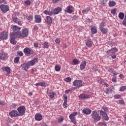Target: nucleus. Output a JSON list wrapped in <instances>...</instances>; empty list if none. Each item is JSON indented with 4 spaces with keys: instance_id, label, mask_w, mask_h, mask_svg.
Masks as SVG:
<instances>
[{
    "instance_id": "f257e3e1",
    "label": "nucleus",
    "mask_w": 126,
    "mask_h": 126,
    "mask_svg": "<svg viewBox=\"0 0 126 126\" xmlns=\"http://www.w3.org/2000/svg\"><path fill=\"white\" fill-rule=\"evenodd\" d=\"M17 36H19V38H26L29 34V31L27 28H25L22 30V32H16Z\"/></svg>"
},
{
    "instance_id": "f03ea898",
    "label": "nucleus",
    "mask_w": 126,
    "mask_h": 126,
    "mask_svg": "<svg viewBox=\"0 0 126 126\" xmlns=\"http://www.w3.org/2000/svg\"><path fill=\"white\" fill-rule=\"evenodd\" d=\"M10 42L11 44L15 45V44H16V41H15V39H16V38H19V37L17 35L16 32H12L10 33Z\"/></svg>"
},
{
    "instance_id": "7ed1b4c3",
    "label": "nucleus",
    "mask_w": 126,
    "mask_h": 126,
    "mask_svg": "<svg viewBox=\"0 0 126 126\" xmlns=\"http://www.w3.org/2000/svg\"><path fill=\"white\" fill-rule=\"evenodd\" d=\"M91 116L92 118L94 120V122H99V121L101 120V116H100L98 113L95 110L92 112Z\"/></svg>"
},
{
    "instance_id": "20e7f679",
    "label": "nucleus",
    "mask_w": 126,
    "mask_h": 126,
    "mask_svg": "<svg viewBox=\"0 0 126 126\" xmlns=\"http://www.w3.org/2000/svg\"><path fill=\"white\" fill-rule=\"evenodd\" d=\"M26 110V108H25L24 106H20L17 109V111H18V116L20 117L23 116V115L25 114Z\"/></svg>"
},
{
    "instance_id": "39448f33",
    "label": "nucleus",
    "mask_w": 126,
    "mask_h": 126,
    "mask_svg": "<svg viewBox=\"0 0 126 126\" xmlns=\"http://www.w3.org/2000/svg\"><path fill=\"white\" fill-rule=\"evenodd\" d=\"M0 9L3 13H6L7 11H9V6L5 4H1L0 5Z\"/></svg>"
},
{
    "instance_id": "423d86ee",
    "label": "nucleus",
    "mask_w": 126,
    "mask_h": 126,
    "mask_svg": "<svg viewBox=\"0 0 126 126\" xmlns=\"http://www.w3.org/2000/svg\"><path fill=\"white\" fill-rule=\"evenodd\" d=\"M73 85L75 86L77 88H80L82 87L83 85H82V81L81 80H76L73 82Z\"/></svg>"
},
{
    "instance_id": "0eeeda50",
    "label": "nucleus",
    "mask_w": 126,
    "mask_h": 126,
    "mask_svg": "<svg viewBox=\"0 0 126 126\" xmlns=\"http://www.w3.org/2000/svg\"><path fill=\"white\" fill-rule=\"evenodd\" d=\"M11 29H12V31H13L12 33H17V32L20 33V30H21V28L18 27V26H15V25L11 26Z\"/></svg>"
},
{
    "instance_id": "6e6552de",
    "label": "nucleus",
    "mask_w": 126,
    "mask_h": 126,
    "mask_svg": "<svg viewBox=\"0 0 126 126\" xmlns=\"http://www.w3.org/2000/svg\"><path fill=\"white\" fill-rule=\"evenodd\" d=\"M75 116H77V112H76L72 113V114H70L69 116L70 120H71V121L72 122V123H73V124H74V125L76 124V122L75 121V118L74 117Z\"/></svg>"
},
{
    "instance_id": "1a4fd4ad",
    "label": "nucleus",
    "mask_w": 126,
    "mask_h": 126,
    "mask_svg": "<svg viewBox=\"0 0 126 126\" xmlns=\"http://www.w3.org/2000/svg\"><path fill=\"white\" fill-rule=\"evenodd\" d=\"M8 38V33L6 32H2L0 33V39L1 40H6Z\"/></svg>"
},
{
    "instance_id": "9d476101",
    "label": "nucleus",
    "mask_w": 126,
    "mask_h": 126,
    "mask_svg": "<svg viewBox=\"0 0 126 126\" xmlns=\"http://www.w3.org/2000/svg\"><path fill=\"white\" fill-rule=\"evenodd\" d=\"M117 52H118V49H117L116 47H114L110 50L107 51L106 54L107 55H110V56H112V55H114V54H115V53H117Z\"/></svg>"
},
{
    "instance_id": "9b49d317",
    "label": "nucleus",
    "mask_w": 126,
    "mask_h": 126,
    "mask_svg": "<svg viewBox=\"0 0 126 126\" xmlns=\"http://www.w3.org/2000/svg\"><path fill=\"white\" fill-rule=\"evenodd\" d=\"M99 113L105 121H109V117L108 116L107 113L104 112L103 110H99Z\"/></svg>"
},
{
    "instance_id": "f8f14e48",
    "label": "nucleus",
    "mask_w": 126,
    "mask_h": 126,
    "mask_svg": "<svg viewBox=\"0 0 126 126\" xmlns=\"http://www.w3.org/2000/svg\"><path fill=\"white\" fill-rule=\"evenodd\" d=\"M34 22H35V23H41V22H42V17L41 16V15H34Z\"/></svg>"
},
{
    "instance_id": "ddd939ff",
    "label": "nucleus",
    "mask_w": 126,
    "mask_h": 126,
    "mask_svg": "<svg viewBox=\"0 0 126 126\" xmlns=\"http://www.w3.org/2000/svg\"><path fill=\"white\" fill-rule=\"evenodd\" d=\"M38 63V58H34L31 61L28 62V64L29 66H32L35 64V63Z\"/></svg>"
},
{
    "instance_id": "4468645a",
    "label": "nucleus",
    "mask_w": 126,
    "mask_h": 126,
    "mask_svg": "<svg viewBox=\"0 0 126 126\" xmlns=\"http://www.w3.org/2000/svg\"><path fill=\"white\" fill-rule=\"evenodd\" d=\"M38 63V58H34L31 61L28 62V64L29 66H32L35 64V63Z\"/></svg>"
},
{
    "instance_id": "2eb2a0df",
    "label": "nucleus",
    "mask_w": 126,
    "mask_h": 126,
    "mask_svg": "<svg viewBox=\"0 0 126 126\" xmlns=\"http://www.w3.org/2000/svg\"><path fill=\"white\" fill-rule=\"evenodd\" d=\"M9 114L11 117H14V118L19 117V115H18V112H17V110H13L12 111L9 112Z\"/></svg>"
},
{
    "instance_id": "dca6fc26",
    "label": "nucleus",
    "mask_w": 126,
    "mask_h": 126,
    "mask_svg": "<svg viewBox=\"0 0 126 126\" xmlns=\"http://www.w3.org/2000/svg\"><path fill=\"white\" fill-rule=\"evenodd\" d=\"M79 98L80 100H82L83 99H88L90 98V95L87 94H82L79 95Z\"/></svg>"
},
{
    "instance_id": "f3484780",
    "label": "nucleus",
    "mask_w": 126,
    "mask_h": 126,
    "mask_svg": "<svg viewBox=\"0 0 126 126\" xmlns=\"http://www.w3.org/2000/svg\"><path fill=\"white\" fill-rule=\"evenodd\" d=\"M73 7L71 5L68 6L66 9L64 10L65 12H66V13H72L73 12Z\"/></svg>"
},
{
    "instance_id": "a211bd4d",
    "label": "nucleus",
    "mask_w": 126,
    "mask_h": 126,
    "mask_svg": "<svg viewBox=\"0 0 126 126\" xmlns=\"http://www.w3.org/2000/svg\"><path fill=\"white\" fill-rule=\"evenodd\" d=\"M91 112V109L87 108H86L82 110L83 114H84L85 115H90Z\"/></svg>"
},
{
    "instance_id": "6ab92c4d",
    "label": "nucleus",
    "mask_w": 126,
    "mask_h": 126,
    "mask_svg": "<svg viewBox=\"0 0 126 126\" xmlns=\"http://www.w3.org/2000/svg\"><path fill=\"white\" fill-rule=\"evenodd\" d=\"M7 59V54L5 53L4 52H2L0 54V59L2 61Z\"/></svg>"
},
{
    "instance_id": "aec40b11",
    "label": "nucleus",
    "mask_w": 126,
    "mask_h": 126,
    "mask_svg": "<svg viewBox=\"0 0 126 126\" xmlns=\"http://www.w3.org/2000/svg\"><path fill=\"white\" fill-rule=\"evenodd\" d=\"M35 121H42V120H43V117L42 116V115L39 113H37L35 115Z\"/></svg>"
},
{
    "instance_id": "412c9836",
    "label": "nucleus",
    "mask_w": 126,
    "mask_h": 126,
    "mask_svg": "<svg viewBox=\"0 0 126 126\" xmlns=\"http://www.w3.org/2000/svg\"><path fill=\"white\" fill-rule=\"evenodd\" d=\"M53 14L54 15L59 14V13H60V12L62 11V8L60 7H58L55 9H54V10H53Z\"/></svg>"
},
{
    "instance_id": "4be33fe9",
    "label": "nucleus",
    "mask_w": 126,
    "mask_h": 126,
    "mask_svg": "<svg viewBox=\"0 0 126 126\" xmlns=\"http://www.w3.org/2000/svg\"><path fill=\"white\" fill-rule=\"evenodd\" d=\"M23 52L24 54L26 55V56H29L30 54H31V49L28 48H25Z\"/></svg>"
},
{
    "instance_id": "5701e85b",
    "label": "nucleus",
    "mask_w": 126,
    "mask_h": 126,
    "mask_svg": "<svg viewBox=\"0 0 126 126\" xmlns=\"http://www.w3.org/2000/svg\"><path fill=\"white\" fill-rule=\"evenodd\" d=\"M91 30L92 34H96V33H97V32H98L96 27H95L93 25L91 26Z\"/></svg>"
},
{
    "instance_id": "b1692460",
    "label": "nucleus",
    "mask_w": 126,
    "mask_h": 126,
    "mask_svg": "<svg viewBox=\"0 0 126 126\" xmlns=\"http://www.w3.org/2000/svg\"><path fill=\"white\" fill-rule=\"evenodd\" d=\"M21 66L24 70L27 71L28 69L29 68L30 66L28 65V63H23L21 65Z\"/></svg>"
},
{
    "instance_id": "393cba45",
    "label": "nucleus",
    "mask_w": 126,
    "mask_h": 126,
    "mask_svg": "<svg viewBox=\"0 0 126 126\" xmlns=\"http://www.w3.org/2000/svg\"><path fill=\"white\" fill-rule=\"evenodd\" d=\"M1 69L3 71H6L7 74H10V68L9 67H3Z\"/></svg>"
},
{
    "instance_id": "a878e982",
    "label": "nucleus",
    "mask_w": 126,
    "mask_h": 126,
    "mask_svg": "<svg viewBox=\"0 0 126 126\" xmlns=\"http://www.w3.org/2000/svg\"><path fill=\"white\" fill-rule=\"evenodd\" d=\"M86 63H87V62H86V61H83L82 63H81L80 67L81 70H83V69L85 68V67L86 66Z\"/></svg>"
},
{
    "instance_id": "bb28decb",
    "label": "nucleus",
    "mask_w": 126,
    "mask_h": 126,
    "mask_svg": "<svg viewBox=\"0 0 126 126\" xmlns=\"http://www.w3.org/2000/svg\"><path fill=\"white\" fill-rule=\"evenodd\" d=\"M53 22V18L51 17L50 16H47L46 17V23L47 24H52Z\"/></svg>"
},
{
    "instance_id": "cd10ccee",
    "label": "nucleus",
    "mask_w": 126,
    "mask_h": 126,
    "mask_svg": "<svg viewBox=\"0 0 126 126\" xmlns=\"http://www.w3.org/2000/svg\"><path fill=\"white\" fill-rule=\"evenodd\" d=\"M92 40H91V39H89L87 40V42H86V45L87 47H92V44H93Z\"/></svg>"
},
{
    "instance_id": "c85d7f7f",
    "label": "nucleus",
    "mask_w": 126,
    "mask_h": 126,
    "mask_svg": "<svg viewBox=\"0 0 126 126\" xmlns=\"http://www.w3.org/2000/svg\"><path fill=\"white\" fill-rule=\"evenodd\" d=\"M43 13H44V14H46V15H49L50 16H52V15L54 14L53 10L49 11L46 10L43 11Z\"/></svg>"
},
{
    "instance_id": "c756f323",
    "label": "nucleus",
    "mask_w": 126,
    "mask_h": 126,
    "mask_svg": "<svg viewBox=\"0 0 126 126\" xmlns=\"http://www.w3.org/2000/svg\"><path fill=\"white\" fill-rule=\"evenodd\" d=\"M116 3L115 1H109L108 3L109 6L110 7H113V6H115Z\"/></svg>"
},
{
    "instance_id": "7c9ffc66",
    "label": "nucleus",
    "mask_w": 126,
    "mask_h": 126,
    "mask_svg": "<svg viewBox=\"0 0 126 126\" xmlns=\"http://www.w3.org/2000/svg\"><path fill=\"white\" fill-rule=\"evenodd\" d=\"M100 30L101 32L103 33V34H107V33H108V29L103 28L102 29H100Z\"/></svg>"
},
{
    "instance_id": "2f4dec72",
    "label": "nucleus",
    "mask_w": 126,
    "mask_h": 126,
    "mask_svg": "<svg viewBox=\"0 0 126 126\" xmlns=\"http://www.w3.org/2000/svg\"><path fill=\"white\" fill-rule=\"evenodd\" d=\"M118 16L120 19L123 20L124 18H125V13L120 12L119 13Z\"/></svg>"
},
{
    "instance_id": "473e14b6",
    "label": "nucleus",
    "mask_w": 126,
    "mask_h": 126,
    "mask_svg": "<svg viewBox=\"0 0 126 126\" xmlns=\"http://www.w3.org/2000/svg\"><path fill=\"white\" fill-rule=\"evenodd\" d=\"M90 10V7L86 8L82 11V13H84V14H85L86 13H88Z\"/></svg>"
},
{
    "instance_id": "72a5a7b5",
    "label": "nucleus",
    "mask_w": 126,
    "mask_h": 126,
    "mask_svg": "<svg viewBox=\"0 0 126 126\" xmlns=\"http://www.w3.org/2000/svg\"><path fill=\"white\" fill-rule=\"evenodd\" d=\"M63 120H64V119L63 118V116H60V117H59L58 118L59 124H62V123L63 122Z\"/></svg>"
},
{
    "instance_id": "f704fd0d",
    "label": "nucleus",
    "mask_w": 126,
    "mask_h": 126,
    "mask_svg": "<svg viewBox=\"0 0 126 126\" xmlns=\"http://www.w3.org/2000/svg\"><path fill=\"white\" fill-rule=\"evenodd\" d=\"M107 2H108V0H101V3L102 5L106 6V5H107Z\"/></svg>"
},
{
    "instance_id": "c9c22d12",
    "label": "nucleus",
    "mask_w": 126,
    "mask_h": 126,
    "mask_svg": "<svg viewBox=\"0 0 126 126\" xmlns=\"http://www.w3.org/2000/svg\"><path fill=\"white\" fill-rule=\"evenodd\" d=\"M72 63L74 65H76V64L79 63V61L77 60V59H74L72 61Z\"/></svg>"
},
{
    "instance_id": "e433bc0d",
    "label": "nucleus",
    "mask_w": 126,
    "mask_h": 126,
    "mask_svg": "<svg viewBox=\"0 0 126 126\" xmlns=\"http://www.w3.org/2000/svg\"><path fill=\"white\" fill-rule=\"evenodd\" d=\"M49 48V44H48V42L45 41L43 44V49H46Z\"/></svg>"
},
{
    "instance_id": "4c0bfd02",
    "label": "nucleus",
    "mask_w": 126,
    "mask_h": 126,
    "mask_svg": "<svg viewBox=\"0 0 126 126\" xmlns=\"http://www.w3.org/2000/svg\"><path fill=\"white\" fill-rule=\"evenodd\" d=\"M126 89V86H123L120 88L119 91H120V92H123V91H125Z\"/></svg>"
},
{
    "instance_id": "58836bf2",
    "label": "nucleus",
    "mask_w": 126,
    "mask_h": 126,
    "mask_svg": "<svg viewBox=\"0 0 126 126\" xmlns=\"http://www.w3.org/2000/svg\"><path fill=\"white\" fill-rule=\"evenodd\" d=\"M116 12H117V8H116L113 9L111 11V13H112V14H113V15H115L116 14Z\"/></svg>"
},
{
    "instance_id": "ea45409f",
    "label": "nucleus",
    "mask_w": 126,
    "mask_h": 126,
    "mask_svg": "<svg viewBox=\"0 0 126 126\" xmlns=\"http://www.w3.org/2000/svg\"><path fill=\"white\" fill-rule=\"evenodd\" d=\"M92 69L94 70H98V67H97V65L95 64H93L92 66Z\"/></svg>"
},
{
    "instance_id": "a19ab883",
    "label": "nucleus",
    "mask_w": 126,
    "mask_h": 126,
    "mask_svg": "<svg viewBox=\"0 0 126 126\" xmlns=\"http://www.w3.org/2000/svg\"><path fill=\"white\" fill-rule=\"evenodd\" d=\"M63 105L64 109H66L67 108V101H64Z\"/></svg>"
},
{
    "instance_id": "79ce46f5",
    "label": "nucleus",
    "mask_w": 126,
    "mask_h": 126,
    "mask_svg": "<svg viewBox=\"0 0 126 126\" xmlns=\"http://www.w3.org/2000/svg\"><path fill=\"white\" fill-rule=\"evenodd\" d=\"M122 24L124 25V26H126V14H125L124 19L122 22Z\"/></svg>"
},
{
    "instance_id": "37998d69",
    "label": "nucleus",
    "mask_w": 126,
    "mask_h": 126,
    "mask_svg": "<svg viewBox=\"0 0 126 126\" xmlns=\"http://www.w3.org/2000/svg\"><path fill=\"white\" fill-rule=\"evenodd\" d=\"M19 62V58L17 57L14 58V62L15 63H18V62Z\"/></svg>"
},
{
    "instance_id": "c03bdc74",
    "label": "nucleus",
    "mask_w": 126,
    "mask_h": 126,
    "mask_svg": "<svg viewBox=\"0 0 126 126\" xmlns=\"http://www.w3.org/2000/svg\"><path fill=\"white\" fill-rule=\"evenodd\" d=\"M55 69L56 71H60L61 70V67L59 65H56L55 67Z\"/></svg>"
},
{
    "instance_id": "a18cd8bd",
    "label": "nucleus",
    "mask_w": 126,
    "mask_h": 126,
    "mask_svg": "<svg viewBox=\"0 0 126 126\" xmlns=\"http://www.w3.org/2000/svg\"><path fill=\"white\" fill-rule=\"evenodd\" d=\"M102 110L104 113H108L109 112V110L107 107H102Z\"/></svg>"
},
{
    "instance_id": "49530a36",
    "label": "nucleus",
    "mask_w": 126,
    "mask_h": 126,
    "mask_svg": "<svg viewBox=\"0 0 126 126\" xmlns=\"http://www.w3.org/2000/svg\"><path fill=\"white\" fill-rule=\"evenodd\" d=\"M105 27V23L102 22L100 24L99 29H102Z\"/></svg>"
},
{
    "instance_id": "de8ad7c7",
    "label": "nucleus",
    "mask_w": 126,
    "mask_h": 126,
    "mask_svg": "<svg viewBox=\"0 0 126 126\" xmlns=\"http://www.w3.org/2000/svg\"><path fill=\"white\" fill-rule=\"evenodd\" d=\"M25 3L26 5H30L31 4V1H30V0H27L25 1Z\"/></svg>"
},
{
    "instance_id": "09e8293b",
    "label": "nucleus",
    "mask_w": 126,
    "mask_h": 126,
    "mask_svg": "<svg viewBox=\"0 0 126 126\" xmlns=\"http://www.w3.org/2000/svg\"><path fill=\"white\" fill-rule=\"evenodd\" d=\"M106 94H110L111 93V89H106L105 91Z\"/></svg>"
},
{
    "instance_id": "8fccbe9b",
    "label": "nucleus",
    "mask_w": 126,
    "mask_h": 126,
    "mask_svg": "<svg viewBox=\"0 0 126 126\" xmlns=\"http://www.w3.org/2000/svg\"><path fill=\"white\" fill-rule=\"evenodd\" d=\"M40 86H41V87H46V83L43 82H40Z\"/></svg>"
},
{
    "instance_id": "3c124183",
    "label": "nucleus",
    "mask_w": 126,
    "mask_h": 126,
    "mask_svg": "<svg viewBox=\"0 0 126 126\" xmlns=\"http://www.w3.org/2000/svg\"><path fill=\"white\" fill-rule=\"evenodd\" d=\"M64 80L66 82H70V81H71V78H70V77H67L64 79Z\"/></svg>"
},
{
    "instance_id": "603ef678",
    "label": "nucleus",
    "mask_w": 126,
    "mask_h": 126,
    "mask_svg": "<svg viewBox=\"0 0 126 126\" xmlns=\"http://www.w3.org/2000/svg\"><path fill=\"white\" fill-rule=\"evenodd\" d=\"M49 97H50V98H51V99H53V98H54V97H55V93H50L49 94Z\"/></svg>"
},
{
    "instance_id": "864d4df0",
    "label": "nucleus",
    "mask_w": 126,
    "mask_h": 126,
    "mask_svg": "<svg viewBox=\"0 0 126 126\" xmlns=\"http://www.w3.org/2000/svg\"><path fill=\"white\" fill-rule=\"evenodd\" d=\"M114 99H120L121 97V95H115L113 96Z\"/></svg>"
},
{
    "instance_id": "5fc2aeb1",
    "label": "nucleus",
    "mask_w": 126,
    "mask_h": 126,
    "mask_svg": "<svg viewBox=\"0 0 126 126\" xmlns=\"http://www.w3.org/2000/svg\"><path fill=\"white\" fill-rule=\"evenodd\" d=\"M112 82H117V76H113L112 78Z\"/></svg>"
},
{
    "instance_id": "6e6d98bb",
    "label": "nucleus",
    "mask_w": 126,
    "mask_h": 126,
    "mask_svg": "<svg viewBox=\"0 0 126 126\" xmlns=\"http://www.w3.org/2000/svg\"><path fill=\"white\" fill-rule=\"evenodd\" d=\"M71 91H72V89H70L66 90L65 91V94H68V93H69V92H71Z\"/></svg>"
},
{
    "instance_id": "4d7b16f0",
    "label": "nucleus",
    "mask_w": 126,
    "mask_h": 126,
    "mask_svg": "<svg viewBox=\"0 0 126 126\" xmlns=\"http://www.w3.org/2000/svg\"><path fill=\"white\" fill-rule=\"evenodd\" d=\"M106 125V123L104 122L99 123V125L101 126H105Z\"/></svg>"
},
{
    "instance_id": "13d9d810",
    "label": "nucleus",
    "mask_w": 126,
    "mask_h": 126,
    "mask_svg": "<svg viewBox=\"0 0 126 126\" xmlns=\"http://www.w3.org/2000/svg\"><path fill=\"white\" fill-rule=\"evenodd\" d=\"M63 97L64 99V101H67V95L66 94H63Z\"/></svg>"
},
{
    "instance_id": "bf43d9fd",
    "label": "nucleus",
    "mask_w": 126,
    "mask_h": 126,
    "mask_svg": "<svg viewBox=\"0 0 126 126\" xmlns=\"http://www.w3.org/2000/svg\"><path fill=\"white\" fill-rule=\"evenodd\" d=\"M13 21L14 22H16V23H17V22H18V20H17V17H13Z\"/></svg>"
},
{
    "instance_id": "052dcab7",
    "label": "nucleus",
    "mask_w": 126,
    "mask_h": 126,
    "mask_svg": "<svg viewBox=\"0 0 126 126\" xmlns=\"http://www.w3.org/2000/svg\"><path fill=\"white\" fill-rule=\"evenodd\" d=\"M33 16L31 15L29 16L28 17V19L30 21L33 20Z\"/></svg>"
},
{
    "instance_id": "680f3d73",
    "label": "nucleus",
    "mask_w": 126,
    "mask_h": 126,
    "mask_svg": "<svg viewBox=\"0 0 126 126\" xmlns=\"http://www.w3.org/2000/svg\"><path fill=\"white\" fill-rule=\"evenodd\" d=\"M17 55H19L20 57H22L23 56V53L21 51H19L17 52Z\"/></svg>"
},
{
    "instance_id": "e2e57ef3",
    "label": "nucleus",
    "mask_w": 126,
    "mask_h": 126,
    "mask_svg": "<svg viewBox=\"0 0 126 126\" xmlns=\"http://www.w3.org/2000/svg\"><path fill=\"white\" fill-rule=\"evenodd\" d=\"M55 43H56V44H60V43H61V40L59 38H57L55 40Z\"/></svg>"
},
{
    "instance_id": "0e129e2a",
    "label": "nucleus",
    "mask_w": 126,
    "mask_h": 126,
    "mask_svg": "<svg viewBox=\"0 0 126 126\" xmlns=\"http://www.w3.org/2000/svg\"><path fill=\"white\" fill-rule=\"evenodd\" d=\"M33 46H34V47L36 48H38V47H39L38 43H37V42L34 43L33 44Z\"/></svg>"
},
{
    "instance_id": "69168bd1",
    "label": "nucleus",
    "mask_w": 126,
    "mask_h": 126,
    "mask_svg": "<svg viewBox=\"0 0 126 126\" xmlns=\"http://www.w3.org/2000/svg\"><path fill=\"white\" fill-rule=\"evenodd\" d=\"M119 104L121 105H124L125 104V101L124 100H119Z\"/></svg>"
},
{
    "instance_id": "338daca9",
    "label": "nucleus",
    "mask_w": 126,
    "mask_h": 126,
    "mask_svg": "<svg viewBox=\"0 0 126 126\" xmlns=\"http://www.w3.org/2000/svg\"><path fill=\"white\" fill-rule=\"evenodd\" d=\"M112 59H116L117 58V56H116V55H115V54H112V55H110Z\"/></svg>"
},
{
    "instance_id": "774afa93",
    "label": "nucleus",
    "mask_w": 126,
    "mask_h": 126,
    "mask_svg": "<svg viewBox=\"0 0 126 126\" xmlns=\"http://www.w3.org/2000/svg\"><path fill=\"white\" fill-rule=\"evenodd\" d=\"M33 30H34L35 31H37V30H38V26H33Z\"/></svg>"
}]
</instances>
